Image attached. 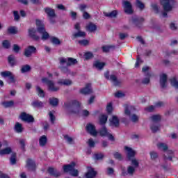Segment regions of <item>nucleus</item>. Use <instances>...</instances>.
Here are the masks:
<instances>
[{
  "instance_id": "40",
  "label": "nucleus",
  "mask_w": 178,
  "mask_h": 178,
  "mask_svg": "<svg viewBox=\"0 0 178 178\" xmlns=\"http://www.w3.org/2000/svg\"><path fill=\"white\" fill-rule=\"evenodd\" d=\"M118 15V11L116 10H113L111 13H104V16H106V17H116Z\"/></svg>"
},
{
  "instance_id": "26",
  "label": "nucleus",
  "mask_w": 178,
  "mask_h": 178,
  "mask_svg": "<svg viewBox=\"0 0 178 178\" xmlns=\"http://www.w3.org/2000/svg\"><path fill=\"white\" fill-rule=\"evenodd\" d=\"M59 69L61 70L62 73L65 74H70V69L67 65L65 66V64H60Z\"/></svg>"
},
{
  "instance_id": "35",
  "label": "nucleus",
  "mask_w": 178,
  "mask_h": 178,
  "mask_svg": "<svg viewBox=\"0 0 178 178\" xmlns=\"http://www.w3.org/2000/svg\"><path fill=\"white\" fill-rule=\"evenodd\" d=\"M12 152V148L10 147H6L5 149H3L0 150V155H8V154H11Z\"/></svg>"
},
{
  "instance_id": "41",
  "label": "nucleus",
  "mask_w": 178,
  "mask_h": 178,
  "mask_svg": "<svg viewBox=\"0 0 178 178\" xmlns=\"http://www.w3.org/2000/svg\"><path fill=\"white\" fill-rule=\"evenodd\" d=\"M36 91L38 96L41 98H44V97H45V93L44 92V90L40 86H36Z\"/></svg>"
},
{
  "instance_id": "38",
  "label": "nucleus",
  "mask_w": 178,
  "mask_h": 178,
  "mask_svg": "<svg viewBox=\"0 0 178 178\" xmlns=\"http://www.w3.org/2000/svg\"><path fill=\"white\" fill-rule=\"evenodd\" d=\"M108 122V115H102L99 117V123L100 124H105Z\"/></svg>"
},
{
  "instance_id": "60",
  "label": "nucleus",
  "mask_w": 178,
  "mask_h": 178,
  "mask_svg": "<svg viewBox=\"0 0 178 178\" xmlns=\"http://www.w3.org/2000/svg\"><path fill=\"white\" fill-rule=\"evenodd\" d=\"M49 119L51 123H55V115L52 111L49 113Z\"/></svg>"
},
{
  "instance_id": "36",
  "label": "nucleus",
  "mask_w": 178,
  "mask_h": 178,
  "mask_svg": "<svg viewBox=\"0 0 178 178\" xmlns=\"http://www.w3.org/2000/svg\"><path fill=\"white\" fill-rule=\"evenodd\" d=\"M31 70V67L29 65H22L21 67L22 73H29Z\"/></svg>"
},
{
  "instance_id": "3",
  "label": "nucleus",
  "mask_w": 178,
  "mask_h": 178,
  "mask_svg": "<svg viewBox=\"0 0 178 178\" xmlns=\"http://www.w3.org/2000/svg\"><path fill=\"white\" fill-rule=\"evenodd\" d=\"M161 3L165 12L162 13L163 17H168L167 12H172L175 6V0H161Z\"/></svg>"
},
{
  "instance_id": "46",
  "label": "nucleus",
  "mask_w": 178,
  "mask_h": 178,
  "mask_svg": "<svg viewBox=\"0 0 178 178\" xmlns=\"http://www.w3.org/2000/svg\"><path fill=\"white\" fill-rule=\"evenodd\" d=\"M151 76H152V74L148 73L147 74L146 77H145L143 79V81H142L143 84H149V79H151Z\"/></svg>"
},
{
  "instance_id": "11",
  "label": "nucleus",
  "mask_w": 178,
  "mask_h": 178,
  "mask_svg": "<svg viewBox=\"0 0 178 178\" xmlns=\"http://www.w3.org/2000/svg\"><path fill=\"white\" fill-rule=\"evenodd\" d=\"M122 6L125 13H127V15H131V13H133V8L131 6V3H129V1H123Z\"/></svg>"
},
{
  "instance_id": "43",
  "label": "nucleus",
  "mask_w": 178,
  "mask_h": 178,
  "mask_svg": "<svg viewBox=\"0 0 178 178\" xmlns=\"http://www.w3.org/2000/svg\"><path fill=\"white\" fill-rule=\"evenodd\" d=\"M2 105L4 108H10L15 105V102L13 100L8 102H4L2 103Z\"/></svg>"
},
{
  "instance_id": "32",
  "label": "nucleus",
  "mask_w": 178,
  "mask_h": 178,
  "mask_svg": "<svg viewBox=\"0 0 178 178\" xmlns=\"http://www.w3.org/2000/svg\"><path fill=\"white\" fill-rule=\"evenodd\" d=\"M32 106H33V108H42L44 106V103L36 100L32 102Z\"/></svg>"
},
{
  "instance_id": "23",
  "label": "nucleus",
  "mask_w": 178,
  "mask_h": 178,
  "mask_svg": "<svg viewBox=\"0 0 178 178\" xmlns=\"http://www.w3.org/2000/svg\"><path fill=\"white\" fill-rule=\"evenodd\" d=\"M48 143V138L47 136L43 135L39 138V145L40 147H45Z\"/></svg>"
},
{
  "instance_id": "55",
  "label": "nucleus",
  "mask_w": 178,
  "mask_h": 178,
  "mask_svg": "<svg viewBox=\"0 0 178 178\" xmlns=\"http://www.w3.org/2000/svg\"><path fill=\"white\" fill-rule=\"evenodd\" d=\"M84 58L86 60L92 59V58H94V55L91 52H86L84 54Z\"/></svg>"
},
{
  "instance_id": "9",
  "label": "nucleus",
  "mask_w": 178,
  "mask_h": 178,
  "mask_svg": "<svg viewBox=\"0 0 178 178\" xmlns=\"http://www.w3.org/2000/svg\"><path fill=\"white\" fill-rule=\"evenodd\" d=\"M99 134L102 137H107L110 141H115V137H113V135H112V134H111L105 127H103L99 131Z\"/></svg>"
},
{
  "instance_id": "52",
  "label": "nucleus",
  "mask_w": 178,
  "mask_h": 178,
  "mask_svg": "<svg viewBox=\"0 0 178 178\" xmlns=\"http://www.w3.org/2000/svg\"><path fill=\"white\" fill-rule=\"evenodd\" d=\"M152 9L154 10V13H159V8L158 7V4L156 3H152Z\"/></svg>"
},
{
  "instance_id": "56",
  "label": "nucleus",
  "mask_w": 178,
  "mask_h": 178,
  "mask_svg": "<svg viewBox=\"0 0 178 178\" xmlns=\"http://www.w3.org/2000/svg\"><path fill=\"white\" fill-rule=\"evenodd\" d=\"M20 49L21 48L19 47V45H17V44H13V51L15 52V54H19V52L20 51Z\"/></svg>"
},
{
  "instance_id": "6",
  "label": "nucleus",
  "mask_w": 178,
  "mask_h": 178,
  "mask_svg": "<svg viewBox=\"0 0 178 178\" xmlns=\"http://www.w3.org/2000/svg\"><path fill=\"white\" fill-rule=\"evenodd\" d=\"M42 83H43V84H47L49 91H51L52 92L59 91V86L55 85V82H54V81L49 80L47 77L42 79Z\"/></svg>"
},
{
  "instance_id": "10",
  "label": "nucleus",
  "mask_w": 178,
  "mask_h": 178,
  "mask_svg": "<svg viewBox=\"0 0 178 178\" xmlns=\"http://www.w3.org/2000/svg\"><path fill=\"white\" fill-rule=\"evenodd\" d=\"M44 11L47 15L51 23H55V21L52 20L54 17H56V14H55V10L49 7L44 8Z\"/></svg>"
},
{
  "instance_id": "18",
  "label": "nucleus",
  "mask_w": 178,
  "mask_h": 178,
  "mask_svg": "<svg viewBox=\"0 0 178 178\" xmlns=\"http://www.w3.org/2000/svg\"><path fill=\"white\" fill-rule=\"evenodd\" d=\"M124 149L127 152V156L128 159H131V158L136 156V152L131 147L125 146Z\"/></svg>"
},
{
  "instance_id": "17",
  "label": "nucleus",
  "mask_w": 178,
  "mask_h": 178,
  "mask_svg": "<svg viewBox=\"0 0 178 178\" xmlns=\"http://www.w3.org/2000/svg\"><path fill=\"white\" fill-rule=\"evenodd\" d=\"M136 169L135 167L133 165H129L127 167V172H123V176H134L136 173Z\"/></svg>"
},
{
  "instance_id": "1",
  "label": "nucleus",
  "mask_w": 178,
  "mask_h": 178,
  "mask_svg": "<svg viewBox=\"0 0 178 178\" xmlns=\"http://www.w3.org/2000/svg\"><path fill=\"white\" fill-rule=\"evenodd\" d=\"M36 27L37 30L34 28H31L29 29V35L33 40L38 41L39 40H42V41H47L49 38V33L45 30V25L44 22L37 19L36 20Z\"/></svg>"
},
{
  "instance_id": "63",
  "label": "nucleus",
  "mask_w": 178,
  "mask_h": 178,
  "mask_svg": "<svg viewBox=\"0 0 178 178\" xmlns=\"http://www.w3.org/2000/svg\"><path fill=\"white\" fill-rule=\"evenodd\" d=\"M113 156L115 159H118V161H122V154L119 152H115L113 154Z\"/></svg>"
},
{
  "instance_id": "59",
  "label": "nucleus",
  "mask_w": 178,
  "mask_h": 178,
  "mask_svg": "<svg viewBox=\"0 0 178 178\" xmlns=\"http://www.w3.org/2000/svg\"><path fill=\"white\" fill-rule=\"evenodd\" d=\"M136 6L141 10L144 9L145 8L144 3H143V2H141L140 0H136Z\"/></svg>"
},
{
  "instance_id": "34",
  "label": "nucleus",
  "mask_w": 178,
  "mask_h": 178,
  "mask_svg": "<svg viewBox=\"0 0 178 178\" xmlns=\"http://www.w3.org/2000/svg\"><path fill=\"white\" fill-rule=\"evenodd\" d=\"M49 102L50 105H51L52 106H58L59 100L58 99V98L51 97L49 99Z\"/></svg>"
},
{
  "instance_id": "28",
  "label": "nucleus",
  "mask_w": 178,
  "mask_h": 178,
  "mask_svg": "<svg viewBox=\"0 0 178 178\" xmlns=\"http://www.w3.org/2000/svg\"><path fill=\"white\" fill-rule=\"evenodd\" d=\"M48 172L50 175H51V176H55V177H58L60 175V172H58V170L52 167L49 168Z\"/></svg>"
},
{
  "instance_id": "37",
  "label": "nucleus",
  "mask_w": 178,
  "mask_h": 178,
  "mask_svg": "<svg viewBox=\"0 0 178 178\" xmlns=\"http://www.w3.org/2000/svg\"><path fill=\"white\" fill-rule=\"evenodd\" d=\"M152 124L158 123L161 120V115H154L151 117Z\"/></svg>"
},
{
  "instance_id": "61",
  "label": "nucleus",
  "mask_w": 178,
  "mask_h": 178,
  "mask_svg": "<svg viewBox=\"0 0 178 178\" xmlns=\"http://www.w3.org/2000/svg\"><path fill=\"white\" fill-rule=\"evenodd\" d=\"M170 29L172 31L177 30V24L176 22H171L170 24Z\"/></svg>"
},
{
  "instance_id": "5",
  "label": "nucleus",
  "mask_w": 178,
  "mask_h": 178,
  "mask_svg": "<svg viewBox=\"0 0 178 178\" xmlns=\"http://www.w3.org/2000/svg\"><path fill=\"white\" fill-rule=\"evenodd\" d=\"M75 166H76V163L72 162L70 165H63V169L64 172H65L66 173H70L71 176H74V177H76V176H79V171L74 169Z\"/></svg>"
},
{
  "instance_id": "27",
  "label": "nucleus",
  "mask_w": 178,
  "mask_h": 178,
  "mask_svg": "<svg viewBox=\"0 0 178 178\" xmlns=\"http://www.w3.org/2000/svg\"><path fill=\"white\" fill-rule=\"evenodd\" d=\"M131 22H132V23L136 26H138L140 23H143V22H144V18L143 17L138 18L137 17H133L131 19Z\"/></svg>"
},
{
  "instance_id": "58",
  "label": "nucleus",
  "mask_w": 178,
  "mask_h": 178,
  "mask_svg": "<svg viewBox=\"0 0 178 178\" xmlns=\"http://www.w3.org/2000/svg\"><path fill=\"white\" fill-rule=\"evenodd\" d=\"M64 138L65 140V141H67V143H68V144H73V138L67 135H65L64 136Z\"/></svg>"
},
{
  "instance_id": "2",
  "label": "nucleus",
  "mask_w": 178,
  "mask_h": 178,
  "mask_svg": "<svg viewBox=\"0 0 178 178\" xmlns=\"http://www.w3.org/2000/svg\"><path fill=\"white\" fill-rule=\"evenodd\" d=\"M81 104L76 100L64 104V107L68 109L71 113L79 115V116L87 117L90 115V112L87 110H81Z\"/></svg>"
},
{
  "instance_id": "45",
  "label": "nucleus",
  "mask_w": 178,
  "mask_h": 178,
  "mask_svg": "<svg viewBox=\"0 0 178 178\" xmlns=\"http://www.w3.org/2000/svg\"><path fill=\"white\" fill-rule=\"evenodd\" d=\"M8 34H17V28L15 26H10L8 28Z\"/></svg>"
},
{
  "instance_id": "33",
  "label": "nucleus",
  "mask_w": 178,
  "mask_h": 178,
  "mask_svg": "<svg viewBox=\"0 0 178 178\" xmlns=\"http://www.w3.org/2000/svg\"><path fill=\"white\" fill-rule=\"evenodd\" d=\"M161 126L159 123L152 124L150 129L153 133H156V131H159Z\"/></svg>"
},
{
  "instance_id": "13",
  "label": "nucleus",
  "mask_w": 178,
  "mask_h": 178,
  "mask_svg": "<svg viewBox=\"0 0 178 178\" xmlns=\"http://www.w3.org/2000/svg\"><path fill=\"white\" fill-rule=\"evenodd\" d=\"M37 51V49L33 46H29L24 49V55L26 58H30Z\"/></svg>"
},
{
  "instance_id": "15",
  "label": "nucleus",
  "mask_w": 178,
  "mask_h": 178,
  "mask_svg": "<svg viewBox=\"0 0 178 178\" xmlns=\"http://www.w3.org/2000/svg\"><path fill=\"white\" fill-rule=\"evenodd\" d=\"M159 83L162 88H165L168 86V75L166 74L163 73L160 74Z\"/></svg>"
},
{
  "instance_id": "47",
  "label": "nucleus",
  "mask_w": 178,
  "mask_h": 178,
  "mask_svg": "<svg viewBox=\"0 0 178 178\" xmlns=\"http://www.w3.org/2000/svg\"><path fill=\"white\" fill-rule=\"evenodd\" d=\"M149 155L152 161H156L157 158L159 157L158 153L154 151L150 152Z\"/></svg>"
},
{
  "instance_id": "20",
  "label": "nucleus",
  "mask_w": 178,
  "mask_h": 178,
  "mask_svg": "<svg viewBox=\"0 0 178 178\" xmlns=\"http://www.w3.org/2000/svg\"><path fill=\"white\" fill-rule=\"evenodd\" d=\"M106 79H108V80H111V81H112V83H113L114 86H119V81H118V79L116 78V76L115 75H111L109 77V73H106L104 74Z\"/></svg>"
},
{
  "instance_id": "21",
  "label": "nucleus",
  "mask_w": 178,
  "mask_h": 178,
  "mask_svg": "<svg viewBox=\"0 0 178 178\" xmlns=\"http://www.w3.org/2000/svg\"><path fill=\"white\" fill-rule=\"evenodd\" d=\"M26 168L29 170H34L35 169V162L30 159L26 161Z\"/></svg>"
},
{
  "instance_id": "44",
  "label": "nucleus",
  "mask_w": 178,
  "mask_h": 178,
  "mask_svg": "<svg viewBox=\"0 0 178 178\" xmlns=\"http://www.w3.org/2000/svg\"><path fill=\"white\" fill-rule=\"evenodd\" d=\"M131 165L134 168H135L136 169H137V168H138V166H140V161H138V159H132L131 160Z\"/></svg>"
},
{
  "instance_id": "31",
  "label": "nucleus",
  "mask_w": 178,
  "mask_h": 178,
  "mask_svg": "<svg viewBox=\"0 0 178 178\" xmlns=\"http://www.w3.org/2000/svg\"><path fill=\"white\" fill-rule=\"evenodd\" d=\"M2 47L4 49H9L11 47L10 41L8 40H4L1 42Z\"/></svg>"
},
{
  "instance_id": "29",
  "label": "nucleus",
  "mask_w": 178,
  "mask_h": 178,
  "mask_svg": "<svg viewBox=\"0 0 178 178\" xmlns=\"http://www.w3.org/2000/svg\"><path fill=\"white\" fill-rule=\"evenodd\" d=\"M86 30L88 31H90V33H92V32H94V31H95L97 30V25L94 24L92 23H89L86 26Z\"/></svg>"
},
{
  "instance_id": "50",
  "label": "nucleus",
  "mask_w": 178,
  "mask_h": 178,
  "mask_svg": "<svg viewBox=\"0 0 178 178\" xmlns=\"http://www.w3.org/2000/svg\"><path fill=\"white\" fill-rule=\"evenodd\" d=\"M13 74L10 71H4L1 72L2 77H10Z\"/></svg>"
},
{
  "instance_id": "30",
  "label": "nucleus",
  "mask_w": 178,
  "mask_h": 178,
  "mask_svg": "<svg viewBox=\"0 0 178 178\" xmlns=\"http://www.w3.org/2000/svg\"><path fill=\"white\" fill-rule=\"evenodd\" d=\"M94 66L95 67H96V69L101 70L104 68V66H105V63H102L99 60H97L94 63Z\"/></svg>"
},
{
  "instance_id": "57",
  "label": "nucleus",
  "mask_w": 178,
  "mask_h": 178,
  "mask_svg": "<svg viewBox=\"0 0 178 178\" xmlns=\"http://www.w3.org/2000/svg\"><path fill=\"white\" fill-rule=\"evenodd\" d=\"M88 145L90 148H94L95 147V142L92 138H90L88 141Z\"/></svg>"
},
{
  "instance_id": "54",
  "label": "nucleus",
  "mask_w": 178,
  "mask_h": 178,
  "mask_svg": "<svg viewBox=\"0 0 178 178\" xmlns=\"http://www.w3.org/2000/svg\"><path fill=\"white\" fill-rule=\"evenodd\" d=\"M125 95L126 94L122 91H118L115 94V97H116V98H123V97H125Z\"/></svg>"
},
{
  "instance_id": "64",
  "label": "nucleus",
  "mask_w": 178,
  "mask_h": 178,
  "mask_svg": "<svg viewBox=\"0 0 178 178\" xmlns=\"http://www.w3.org/2000/svg\"><path fill=\"white\" fill-rule=\"evenodd\" d=\"M154 106L156 108H162L165 106V104L163 102H158L154 104Z\"/></svg>"
},
{
  "instance_id": "42",
  "label": "nucleus",
  "mask_w": 178,
  "mask_h": 178,
  "mask_svg": "<svg viewBox=\"0 0 178 178\" xmlns=\"http://www.w3.org/2000/svg\"><path fill=\"white\" fill-rule=\"evenodd\" d=\"M15 130L17 133H22V131H23V126L22 124L17 122L15 126Z\"/></svg>"
},
{
  "instance_id": "22",
  "label": "nucleus",
  "mask_w": 178,
  "mask_h": 178,
  "mask_svg": "<svg viewBox=\"0 0 178 178\" xmlns=\"http://www.w3.org/2000/svg\"><path fill=\"white\" fill-rule=\"evenodd\" d=\"M124 108V113L127 116H130L136 111V108L133 106L125 105Z\"/></svg>"
},
{
  "instance_id": "24",
  "label": "nucleus",
  "mask_w": 178,
  "mask_h": 178,
  "mask_svg": "<svg viewBox=\"0 0 178 178\" xmlns=\"http://www.w3.org/2000/svg\"><path fill=\"white\" fill-rule=\"evenodd\" d=\"M58 84L60 86H72L73 84V81L70 79H59L58 81Z\"/></svg>"
},
{
  "instance_id": "19",
  "label": "nucleus",
  "mask_w": 178,
  "mask_h": 178,
  "mask_svg": "<svg viewBox=\"0 0 178 178\" xmlns=\"http://www.w3.org/2000/svg\"><path fill=\"white\" fill-rule=\"evenodd\" d=\"M110 126L113 127H119V118L116 115H113L111 118L109 119Z\"/></svg>"
},
{
  "instance_id": "25",
  "label": "nucleus",
  "mask_w": 178,
  "mask_h": 178,
  "mask_svg": "<svg viewBox=\"0 0 178 178\" xmlns=\"http://www.w3.org/2000/svg\"><path fill=\"white\" fill-rule=\"evenodd\" d=\"M92 92V90L91 89V84L88 83L86 88L81 90V93L84 94L85 95L87 94H91Z\"/></svg>"
},
{
  "instance_id": "48",
  "label": "nucleus",
  "mask_w": 178,
  "mask_h": 178,
  "mask_svg": "<svg viewBox=\"0 0 178 178\" xmlns=\"http://www.w3.org/2000/svg\"><path fill=\"white\" fill-rule=\"evenodd\" d=\"M170 83L172 87H175V88H178V80L176 77H173L170 79Z\"/></svg>"
},
{
  "instance_id": "39",
  "label": "nucleus",
  "mask_w": 178,
  "mask_h": 178,
  "mask_svg": "<svg viewBox=\"0 0 178 178\" xmlns=\"http://www.w3.org/2000/svg\"><path fill=\"white\" fill-rule=\"evenodd\" d=\"M8 63H10L11 66H15V65H16V58H15V56L10 55L8 56Z\"/></svg>"
},
{
  "instance_id": "8",
  "label": "nucleus",
  "mask_w": 178,
  "mask_h": 178,
  "mask_svg": "<svg viewBox=\"0 0 178 178\" xmlns=\"http://www.w3.org/2000/svg\"><path fill=\"white\" fill-rule=\"evenodd\" d=\"M74 28L76 31V32L73 33L74 38H84V37H86V32L81 31V26H80V23L75 24Z\"/></svg>"
},
{
  "instance_id": "16",
  "label": "nucleus",
  "mask_w": 178,
  "mask_h": 178,
  "mask_svg": "<svg viewBox=\"0 0 178 178\" xmlns=\"http://www.w3.org/2000/svg\"><path fill=\"white\" fill-rule=\"evenodd\" d=\"M96 176L97 171L94 170V168L88 167V171L85 175V178H95Z\"/></svg>"
},
{
  "instance_id": "12",
  "label": "nucleus",
  "mask_w": 178,
  "mask_h": 178,
  "mask_svg": "<svg viewBox=\"0 0 178 178\" xmlns=\"http://www.w3.org/2000/svg\"><path fill=\"white\" fill-rule=\"evenodd\" d=\"M20 119L22 120L23 122H26V123H33V122H34V118L26 113H21Z\"/></svg>"
},
{
  "instance_id": "14",
  "label": "nucleus",
  "mask_w": 178,
  "mask_h": 178,
  "mask_svg": "<svg viewBox=\"0 0 178 178\" xmlns=\"http://www.w3.org/2000/svg\"><path fill=\"white\" fill-rule=\"evenodd\" d=\"M86 130L88 133H90L91 136H93V137H97V135L98 134V131L95 129V126L92 124H88L86 126Z\"/></svg>"
},
{
  "instance_id": "49",
  "label": "nucleus",
  "mask_w": 178,
  "mask_h": 178,
  "mask_svg": "<svg viewBox=\"0 0 178 178\" xmlns=\"http://www.w3.org/2000/svg\"><path fill=\"white\" fill-rule=\"evenodd\" d=\"M10 163L11 165H16V153H12L10 158Z\"/></svg>"
},
{
  "instance_id": "7",
  "label": "nucleus",
  "mask_w": 178,
  "mask_h": 178,
  "mask_svg": "<svg viewBox=\"0 0 178 178\" xmlns=\"http://www.w3.org/2000/svg\"><path fill=\"white\" fill-rule=\"evenodd\" d=\"M58 60L60 62V65H65V63H66V66L70 67V66H74V65H77L78 63L77 59L72 57H60Z\"/></svg>"
},
{
  "instance_id": "4",
  "label": "nucleus",
  "mask_w": 178,
  "mask_h": 178,
  "mask_svg": "<svg viewBox=\"0 0 178 178\" xmlns=\"http://www.w3.org/2000/svg\"><path fill=\"white\" fill-rule=\"evenodd\" d=\"M157 147L159 149H160L161 151H163L165 159H168V161H172V158H173V152L168 149V145L166 144L159 143L157 145Z\"/></svg>"
},
{
  "instance_id": "51",
  "label": "nucleus",
  "mask_w": 178,
  "mask_h": 178,
  "mask_svg": "<svg viewBox=\"0 0 178 178\" xmlns=\"http://www.w3.org/2000/svg\"><path fill=\"white\" fill-rule=\"evenodd\" d=\"M51 42L54 45H60V40L58 38H51Z\"/></svg>"
},
{
  "instance_id": "53",
  "label": "nucleus",
  "mask_w": 178,
  "mask_h": 178,
  "mask_svg": "<svg viewBox=\"0 0 178 178\" xmlns=\"http://www.w3.org/2000/svg\"><path fill=\"white\" fill-rule=\"evenodd\" d=\"M14 20L15 22H19L20 20V15H19V11H13Z\"/></svg>"
},
{
  "instance_id": "62",
  "label": "nucleus",
  "mask_w": 178,
  "mask_h": 178,
  "mask_svg": "<svg viewBox=\"0 0 178 178\" xmlns=\"http://www.w3.org/2000/svg\"><path fill=\"white\" fill-rule=\"evenodd\" d=\"M138 119H139V117L136 114H133L130 117V120H131V122H138Z\"/></svg>"
}]
</instances>
